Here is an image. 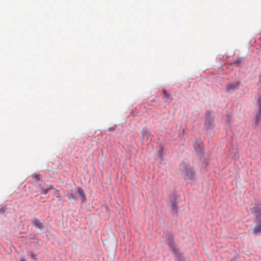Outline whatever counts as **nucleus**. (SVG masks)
Masks as SVG:
<instances>
[{"label": "nucleus", "mask_w": 261, "mask_h": 261, "mask_svg": "<svg viewBox=\"0 0 261 261\" xmlns=\"http://www.w3.org/2000/svg\"><path fill=\"white\" fill-rule=\"evenodd\" d=\"M179 170L181 176L185 179L192 180L195 174V172L191 166L187 163H181L179 166Z\"/></svg>", "instance_id": "nucleus-1"}, {"label": "nucleus", "mask_w": 261, "mask_h": 261, "mask_svg": "<svg viewBox=\"0 0 261 261\" xmlns=\"http://www.w3.org/2000/svg\"><path fill=\"white\" fill-rule=\"evenodd\" d=\"M214 115L213 112L208 111L206 113L205 126L206 129H209L213 124Z\"/></svg>", "instance_id": "nucleus-2"}, {"label": "nucleus", "mask_w": 261, "mask_h": 261, "mask_svg": "<svg viewBox=\"0 0 261 261\" xmlns=\"http://www.w3.org/2000/svg\"><path fill=\"white\" fill-rule=\"evenodd\" d=\"M240 85L239 82H235L231 83H229L226 86V89L227 91L230 92L232 90L237 89Z\"/></svg>", "instance_id": "nucleus-3"}, {"label": "nucleus", "mask_w": 261, "mask_h": 261, "mask_svg": "<svg viewBox=\"0 0 261 261\" xmlns=\"http://www.w3.org/2000/svg\"><path fill=\"white\" fill-rule=\"evenodd\" d=\"M32 224L35 227H36L37 228H38V229H39L40 230H42V229H43L44 228L43 225L42 224V223L41 222V221L39 219H38V218H34L32 220Z\"/></svg>", "instance_id": "nucleus-4"}, {"label": "nucleus", "mask_w": 261, "mask_h": 261, "mask_svg": "<svg viewBox=\"0 0 261 261\" xmlns=\"http://www.w3.org/2000/svg\"><path fill=\"white\" fill-rule=\"evenodd\" d=\"M152 138V135L149 131L146 128H143L142 130V139L143 140H151Z\"/></svg>", "instance_id": "nucleus-5"}, {"label": "nucleus", "mask_w": 261, "mask_h": 261, "mask_svg": "<svg viewBox=\"0 0 261 261\" xmlns=\"http://www.w3.org/2000/svg\"><path fill=\"white\" fill-rule=\"evenodd\" d=\"M163 93L164 95L163 99L165 102L169 103L172 100V98L171 95L167 92L165 90H163Z\"/></svg>", "instance_id": "nucleus-6"}, {"label": "nucleus", "mask_w": 261, "mask_h": 261, "mask_svg": "<svg viewBox=\"0 0 261 261\" xmlns=\"http://www.w3.org/2000/svg\"><path fill=\"white\" fill-rule=\"evenodd\" d=\"M78 193L82 198V202H85L86 201V196L84 193V191L81 187L78 188Z\"/></svg>", "instance_id": "nucleus-7"}, {"label": "nucleus", "mask_w": 261, "mask_h": 261, "mask_svg": "<svg viewBox=\"0 0 261 261\" xmlns=\"http://www.w3.org/2000/svg\"><path fill=\"white\" fill-rule=\"evenodd\" d=\"M256 219L258 221L259 224H257L254 228V232L255 233H257L259 232H261V220L259 219V217L256 216Z\"/></svg>", "instance_id": "nucleus-8"}, {"label": "nucleus", "mask_w": 261, "mask_h": 261, "mask_svg": "<svg viewBox=\"0 0 261 261\" xmlns=\"http://www.w3.org/2000/svg\"><path fill=\"white\" fill-rule=\"evenodd\" d=\"M54 189V187L51 185H49V186L47 187L46 188H42V194H46L48 191L50 190Z\"/></svg>", "instance_id": "nucleus-9"}, {"label": "nucleus", "mask_w": 261, "mask_h": 261, "mask_svg": "<svg viewBox=\"0 0 261 261\" xmlns=\"http://www.w3.org/2000/svg\"><path fill=\"white\" fill-rule=\"evenodd\" d=\"M172 212L173 214L176 215L177 214V207L175 202H173L171 205Z\"/></svg>", "instance_id": "nucleus-10"}, {"label": "nucleus", "mask_w": 261, "mask_h": 261, "mask_svg": "<svg viewBox=\"0 0 261 261\" xmlns=\"http://www.w3.org/2000/svg\"><path fill=\"white\" fill-rule=\"evenodd\" d=\"M260 210L258 207H253L252 208V213H254V214L259 213V215L257 216L259 217V219H260Z\"/></svg>", "instance_id": "nucleus-11"}, {"label": "nucleus", "mask_w": 261, "mask_h": 261, "mask_svg": "<svg viewBox=\"0 0 261 261\" xmlns=\"http://www.w3.org/2000/svg\"><path fill=\"white\" fill-rule=\"evenodd\" d=\"M67 197L69 199H73V200H75V197H74V196L73 195V194L71 193H69L67 194Z\"/></svg>", "instance_id": "nucleus-12"}, {"label": "nucleus", "mask_w": 261, "mask_h": 261, "mask_svg": "<svg viewBox=\"0 0 261 261\" xmlns=\"http://www.w3.org/2000/svg\"><path fill=\"white\" fill-rule=\"evenodd\" d=\"M256 123H258L260 121V120H261V113L260 112H259L257 114H256Z\"/></svg>", "instance_id": "nucleus-13"}, {"label": "nucleus", "mask_w": 261, "mask_h": 261, "mask_svg": "<svg viewBox=\"0 0 261 261\" xmlns=\"http://www.w3.org/2000/svg\"><path fill=\"white\" fill-rule=\"evenodd\" d=\"M30 254L32 258H33L34 259H36V255L34 254V253L32 251H31L30 252Z\"/></svg>", "instance_id": "nucleus-14"}, {"label": "nucleus", "mask_w": 261, "mask_h": 261, "mask_svg": "<svg viewBox=\"0 0 261 261\" xmlns=\"http://www.w3.org/2000/svg\"><path fill=\"white\" fill-rule=\"evenodd\" d=\"M35 178L37 180H40V176L38 175H37L35 176Z\"/></svg>", "instance_id": "nucleus-15"}, {"label": "nucleus", "mask_w": 261, "mask_h": 261, "mask_svg": "<svg viewBox=\"0 0 261 261\" xmlns=\"http://www.w3.org/2000/svg\"><path fill=\"white\" fill-rule=\"evenodd\" d=\"M240 62V60L238 59H237L236 61H235L234 62V64H237L239 63Z\"/></svg>", "instance_id": "nucleus-16"}, {"label": "nucleus", "mask_w": 261, "mask_h": 261, "mask_svg": "<svg viewBox=\"0 0 261 261\" xmlns=\"http://www.w3.org/2000/svg\"><path fill=\"white\" fill-rule=\"evenodd\" d=\"M258 103L261 106V97H259L258 100Z\"/></svg>", "instance_id": "nucleus-17"}, {"label": "nucleus", "mask_w": 261, "mask_h": 261, "mask_svg": "<svg viewBox=\"0 0 261 261\" xmlns=\"http://www.w3.org/2000/svg\"><path fill=\"white\" fill-rule=\"evenodd\" d=\"M20 261H27L25 258H24L23 257H21L20 258Z\"/></svg>", "instance_id": "nucleus-18"}, {"label": "nucleus", "mask_w": 261, "mask_h": 261, "mask_svg": "<svg viewBox=\"0 0 261 261\" xmlns=\"http://www.w3.org/2000/svg\"><path fill=\"white\" fill-rule=\"evenodd\" d=\"M172 243L170 242V243H169V246H170V247H172Z\"/></svg>", "instance_id": "nucleus-19"}, {"label": "nucleus", "mask_w": 261, "mask_h": 261, "mask_svg": "<svg viewBox=\"0 0 261 261\" xmlns=\"http://www.w3.org/2000/svg\"><path fill=\"white\" fill-rule=\"evenodd\" d=\"M208 119L209 120H211V116L209 115V116H208Z\"/></svg>", "instance_id": "nucleus-20"}, {"label": "nucleus", "mask_w": 261, "mask_h": 261, "mask_svg": "<svg viewBox=\"0 0 261 261\" xmlns=\"http://www.w3.org/2000/svg\"><path fill=\"white\" fill-rule=\"evenodd\" d=\"M259 80H260V81L261 82V74L259 75Z\"/></svg>", "instance_id": "nucleus-21"}]
</instances>
